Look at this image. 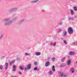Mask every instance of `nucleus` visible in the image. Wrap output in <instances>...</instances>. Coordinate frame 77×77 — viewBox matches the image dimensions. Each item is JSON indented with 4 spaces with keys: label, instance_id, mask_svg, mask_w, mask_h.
Listing matches in <instances>:
<instances>
[{
    "label": "nucleus",
    "instance_id": "obj_11",
    "mask_svg": "<svg viewBox=\"0 0 77 77\" xmlns=\"http://www.w3.org/2000/svg\"><path fill=\"white\" fill-rule=\"evenodd\" d=\"M35 54L36 56H39L41 55V52H36L35 53Z\"/></svg>",
    "mask_w": 77,
    "mask_h": 77
},
{
    "label": "nucleus",
    "instance_id": "obj_32",
    "mask_svg": "<svg viewBox=\"0 0 77 77\" xmlns=\"http://www.w3.org/2000/svg\"><path fill=\"white\" fill-rule=\"evenodd\" d=\"M74 45H77V42L73 43Z\"/></svg>",
    "mask_w": 77,
    "mask_h": 77
},
{
    "label": "nucleus",
    "instance_id": "obj_28",
    "mask_svg": "<svg viewBox=\"0 0 77 77\" xmlns=\"http://www.w3.org/2000/svg\"><path fill=\"white\" fill-rule=\"evenodd\" d=\"M61 31H62V29H60L59 30L57 31V33H60Z\"/></svg>",
    "mask_w": 77,
    "mask_h": 77
},
{
    "label": "nucleus",
    "instance_id": "obj_26",
    "mask_svg": "<svg viewBox=\"0 0 77 77\" xmlns=\"http://www.w3.org/2000/svg\"><path fill=\"white\" fill-rule=\"evenodd\" d=\"M17 18H18L17 17H15L13 18V20H17Z\"/></svg>",
    "mask_w": 77,
    "mask_h": 77
},
{
    "label": "nucleus",
    "instance_id": "obj_23",
    "mask_svg": "<svg viewBox=\"0 0 77 77\" xmlns=\"http://www.w3.org/2000/svg\"><path fill=\"white\" fill-rule=\"evenodd\" d=\"M25 56H29V55H30V54L26 53H25Z\"/></svg>",
    "mask_w": 77,
    "mask_h": 77
},
{
    "label": "nucleus",
    "instance_id": "obj_41",
    "mask_svg": "<svg viewBox=\"0 0 77 77\" xmlns=\"http://www.w3.org/2000/svg\"><path fill=\"white\" fill-rule=\"evenodd\" d=\"M18 72L20 74H21V72L20 71H19Z\"/></svg>",
    "mask_w": 77,
    "mask_h": 77
},
{
    "label": "nucleus",
    "instance_id": "obj_21",
    "mask_svg": "<svg viewBox=\"0 0 77 77\" xmlns=\"http://www.w3.org/2000/svg\"><path fill=\"white\" fill-rule=\"evenodd\" d=\"M60 75L61 76V77H62L63 75V72H60Z\"/></svg>",
    "mask_w": 77,
    "mask_h": 77
},
{
    "label": "nucleus",
    "instance_id": "obj_34",
    "mask_svg": "<svg viewBox=\"0 0 77 77\" xmlns=\"http://www.w3.org/2000/svg\"><path fill=\"white\" fill-rule=\"evenodd\" d=\"M56 44V42H54V44H53V46H55Z\"/></svg>",
    "mask_w": 77,
    "mask_h": 77
},
{
    "label": "nucleus",
    "instance_id": "obj_25",
    "mask_svg": "<svg viewBox=\"0 0 77 77\" xmlns=\"http://www.w3.org/2000/svg\"><path fill=\"white\" fill-rule=\"evenodd\" d=\"M51 60L52 61V62H54V60H55V58H52L51 59Z\"/></svg>",
    "mask_w": 77,
    "mask_h": 77
},
{
    "label": "nucleus",
    "instance_id": "obj_3",
    "mask_svg": "<svg viewBox=\"0 0 77 77\" xmlns=\"http://www.w3.org/2000/svg\"><path fill=\"white\" fill-rule=\"evenodd\" d=\"M68 32L69 34H72L73 33V30L71 27H69L68 28Z\"/></svg>",
    "mask_w": 77,
    "mask_h": 77
},
{
    "label": "nucleus",
    "instance_id": "obj_46",
    "mask_svg": "<svg viewBox=\"0 0 77 77\" xmlns=\"http://www.w3.org/2000/svg\"><path fill=\"white\" fill-rule=\"evenodd\" d=\"M37 71H39V69H37Z\"/></svg>",
    "mask_w": 77,
    "mask_h": 77
},
{
    "label": "nucleus",
    "instance_id": "obj_1",
    "mask_svg": "<svg viewBox=\"0 0 77 77\" xmlns=\"http://www.w3.org/2000/svg\"><path fill=\"white\" fill-rule=\"evenodd\" d=\"M9 20H10V19L8 18L5 19L3 20V21L5 22L4 24V26H9L12 24V21H9Z\"/></svg>",
    "mask_w": 77,
    "mask_h": 77
},
{
    "label": "nucleus",
    "instance_id": "obj_43",
    "mask_svg": "<svg viewBox=\"0 0 77 77\" xmlns=\"http://www.w3.org/2000/svg\"><path fill=\"white\" fill-rule=\"evenodd\" d=\"M71 19L72 20H74V18H71Z\"/></svg>",
    "mask_w": 77,
    "mask_h": 77
},
{
    "label": "nucleus",
    "instance_id": "obj_39",
    "mask_svg": "<svg viewBox=\"0 0 77 77\" xmlns=\"http://www.w3.org/2000/svg\"><path fill=\"white\" fill-rule=\"evenodd\" d=\"M61 39H62V41L63 42L64 41H65V40L64 39V38H62Z\"/></svg>",
    "mask_w": 77,
    "mask_h": 77
},
{
    "label": "nucleus",
    "instance_id": "obj_20",
    "mask_svg": "<svg viewBox=\"0 0 77 77\" xmlns=\"http://www.w3.org/2000/svg\"><path fill=\"white\" fill-rule=\"evenodd\" d=\"M63 36H65L66 35V32H63Z\"/></svg>",
    "mask_w": 77,
    "mask_h": 77
},
{
    "label": "nucleus",
    "instance_id": "obj_30",
    "mask_svg": "<svg viewBox=\"0 0 77 77\" xmlns=\"http://www.w3.org/2000/svg\"><path fill=\"white\" fill-rule=\"evenodd\" d=\"M20 59H21V58L20 57H17V60H20Z\"/></svg>",
    "mask_w": 77,
    "mask_h": 77
},
{
    "label": "nucleus",
    "instance_id": "obj_36",
    "mask_svg": "<svg viewBox=\"0 0 77 77\" xmlns=\"http://www.w3.org/2000/svg\"><path fill=\"white\" fill-rule=\"evenodd\" d=\"M63 77H67V75H66V74H65L64 75H63Z\"/></svg>",
    "mask_w": 77,
    "mask_h": 77
},
{
    "label": "nucleus",
    "instance_id": "obj_40",
    "mask_svg": "<svg viewBox=\"0 0 77 77\" xmlns=\"http://www.w3.org/2000/svg\"><path fill=\"white\" fill-rule=\"evenodd\" d=\"M24 69L25 70H27V67L26 68H24Z\"/></svg>",
    "mask_w": 77,
    "mask_h": 77
},
{
    "label": "nucleus",
    "instance_id": "obj_38",
    "mask_svg": "<svg viewBox=\"0 0 77 77\" xmlns=\"http://www.w3.org/2000/svg\"><path fill=\"white\" fill-rule=\"evenodd\" d=\"M51 45H53V42H51Z\"/></svg>",
    "mask_w": 77,
    "mask_h": 77
},
{
    "label": "nucleus",
    "instance_id": "obj_24",
    "mask_svg": "<svg viewBox=\"0 0 77 77\" xmlns=\"http://www.w3.org/2000/svg\"><path fill=\"white\" fill-rule=\"evenodd\" d=\"M3 69V66L2 65H0V69Z\"/></svg>",
    "mask_w": 77,
    "mask_h": 77
},
{
    "label": "nucleus",
    "instance_id": "obj_9",
    "mask_svg": "<svg viewBox=\"0 0 77 77\" xmlns=\"http://www.w3.org/2000/svg\"><path fill=\"white\" fill-rule=\"evenodd\" d=\"M26 67L27 68V69H31V64H29Z\"/></svg>",
    "mask_w": 77,
    "mask_h": 77
},
{
    "label": "nucleus",
    "instance_id": "obj_22",
    "mask_svg": "<svg viewBox=\"0 0 77 77\" xmlns=\"http://www.w3.org/2000/svg\"><path fill=\"white\" fill-rule=\"evenodd\" d=\"M3 35L1 34L0 35V39H2V38L3 37Z\"/></svg>",
    "mask_w": 77,
    "mask_h": 77
},
{
    "label": "nucleus",
    "instance_id": "obj_18",
    "mask_svg": "<svg viewBox=\"0 0 77 77\" xmlns=\"http://www.w3.org/2000/svg\"><path fill=\"white\" fill-rule=\"evenodd\" d=\"M55 66H52V70L54 72L55 71Z\"/></svg>",
    "mask_w": 77,
    "mask_h": 77
},
{
    "label": "nucleus",
    "instance_id": "obj_5",
    "mask_svg": "<svg viewBox=\"0 0 77 77\" xmlns=\"http://www.w3.org/2000/svg\"><path fill=\"white\" fill-rule=\"evenodd\" d=\"M49 65H50V62L48 61H47L45 63V66L47 67Z\"/></svg>",
    "mask_w": 77,
    "mask_h": 77
},
{
    "label": "nucleus",
    "instance_id": "obj_16",
    "mask_svg": "<svg viewBox=\"0 0 77 77\" xmlns=\"http://www.w3.org/2000/svg\"><path fill=\"white\" fill-rule=\"evenodd\" d=\"M15 62V61H11L9 62V64L10 65H11L13 63H14Z\"/></svg>",
    "mask_w": 77,
    "mask_h": 77
},
{
    "label": "nucleus",
    "instance_id": "obj_42",
    "mask_svg": "<svg viewBox=\"0 0 77 77\" xmlns=\"http://www.w3.org/2000/svg\"><path fill=\"white\" fill-rule=\"evenodd\" d=\"M71 17H69V21H70V20H71Z\"/></svg>",
    "mask_w": 77,
    "mask_h": 77
},
{
    "label": "nucleus",
    "instance_id": "obj_44",
    "mask_svg": "<svg viewBox=\"0 0 77 77\" xmlns=\"http://www.w3.org/2000/svg\"><path fill=\"white\" fill-rule=\"evenodd\" d=\"M11 77H17L16 76H12Z\"/></svg>",
    "mask_w": 77,
    "mask_h": 77
},
{
    "label": "nucleus",
    "instance_id": "obj_7",
    "mask_svg": "<svg viewBox=\"0 0 77 77\" xmlns=\"http://www.w3.org/2000/svg\"><path fill=\"white\" fill-rule=\"evenodd\" d=\"M75 53L73 52H69L68 53V54L70 56H71L72 55H73V54H75Z\"/></svg>",
    "mask_w": 77,
    "mask_h": 77
},
{
    "label": "nucleus",
    "instance_id": "obj_17",
    "mask_svg": "<svg viewBox=\"0 0 77 77\" xmlns=\"http://www.w3.org/2000/svg\"><path fill=\"white\" fill-rule=\"evenodd\" d=\"M73 10H74V11H77V7L74 6L73 7Z\"/></svg>",
    "mask_w": 77,
    "mask_h": 77
},
{
    "label": "nucleus",
    "instance_id": "obj_8",
    "mask_svg": "<svg viewBox=\"0 0 77 77\" xmlns=\"http://www.w3.org/2000/svg\"><path fill=\"white\" fill-rule=\"evenodd\" d=\"M19 68L21 69V70H24V67L23 66H19Z\"/></svg>",
    "mask_w": 77,
    "mask_h": 77
},
{
    "label": "nucleus",
    "instance_id": "obj_45",
    "mask_svg": "<svg viewBox=\"0 0 77 77\" xmlns=\"http://www.w3.org/2000/svg\"><path fill=\"white\" fill-rule=\"evenodd\" d=\"M60 25H62V22H61L60 23Z\"/></svg>",
    "mask_w": 77,
    "mask_h": 77
},
{
    "label": "nucleus",
    "instance_id": "obj_33",
    "mask_svg": "<svg viewBox=\"0 0 77 77\" xmlns=\"http://www.w3.org/2000/svg\"><path fill=\"white\" fill-rule=\"evenodd\" d=\"M49 74H52V71H50L49 72Z\"/></svg>",
    "mask_w": 77,
    "mask_h": 77
},
{
    "label": "nucleus",
    "instance_id": "obj_31",
    "mask_svg": "<svg viewBox=\"0 0 77 77\" xmlns=\"http://www.w3.org/2000/svg\"><path fill=\"white\" fill-rule=\"evenodd\" d=\"M37 62H35L34 63V65H37Z\"/></svg>",
    "mask_w": 77,
    "mask_h": 77
},
{
    "label": "nucleus",
    "instance_id": "obj_13",
    "mask_svg": "<svg viewBox=\"0 0 77 77\" xmlns=\"http://www.w3.org/2000/svg\"><path fill=\"white\" fill-rule=\"evenodd\" d=\"M65 59H66V57H64L61 60V62H64Z\"/></svg>",
    "mask_w": 77,
    "mask_h": 77
},
{
    "label": "nucleus",
    "instance_id": "obj_15",
    "mask_svg": "<svg viewBox=\"0 0 77 77\" xmlns=\"http://www.w3.org/2000/svg\"><path fill=\"white\" fill-rule=\"evenodd\" d=\"M24 21H25V20H24V19L20 20L19 21V23H23V22Z\"/></svg>",
    "mask_w": 77,
    "mask_h": 77
},
{
    "label": "nucleus",
    "instance_id": "obj_19",
    "mask_svg": "<svg viewBox=\"0 0 77 77\" xmlns=\"http://www.w3.org/2000/svg\"><path fill=\"white\" fill-rule=\"evenodd\" d=\"M70 13L71 15H74V11L72 10H70Z\"/></svg>",
    "mask_w": 77,
    "mask_h": 77
},
{
    "label": "nucleus",
    "instance_id": "obj_35",
    "mask_svg": "<svg viewBox=\"0 0 77 77\" xmlns=\"http://www.w3.org/2000/svg\"><path fill=\"white\" fill-rule=\"evenodd\" d=\"M13 68H16V66L15 65H14L13 66Z\"/></svg>",
    "mask_w": 77,
    "mask_h": 77
},
{
    "label": "nucleus",
    "instance_id": "obj_12",
    "mask_svg": "<svg viewBox=\"0 0 77 77\" xmlns=\"http://www.w3.org/2000/svg\"><path fill=\"white\" fill-rule=\"evenodd\" d=\"M71 63V61L70 60H68L67 63L68 65H69Z\"/></svg>",
    "mask_w": 77,
    "mask_h": 77
},
{
    "label": "nucleus",
    "instance_id": "obj_6",
    "mask_svg": "<svg viewBox=\"0 0 77 77\" xmlns=\"http://www.w3.org/2000/svg\"><path fill=\"white\" fill-rule=\"evenodd\" d=\"M5 69H7L8 68V66H9V65L8 64V63H5Z\"/></svg>",
    "mask_w": 77,
    "mask_h": 77
},
{
    "label": "nucleus",
    "instance_id": "obj_14",
    "mask_svg": "<svg viewBox=\"0 0 77 77\" xmlns=\"http://www.w3.org/2000/svg\"><path fill=\"white\" fill-rule=\"evenodd\" d=\"M66 64L65 63L62 64L60 65V67H64V66H66Z\"/></svg>",
    "mask_w": 77,
    "mask_h": 77
},
{
    "label": "nucleus",
    "instance_id": "obj_29",
    "mask_svg": "<svg viewBox=\"0 0 77 77\" xmlns=\"http://www.w3.org/2000/svg\"><path fill=\"white\" fill-rule=\"evenodd\" d=\"M37 69H38V67H35L34 68V70L36 71V70H37Z\"/></svg>",
    "mask_w": 77,
    "mask_h": 77
},
{
    "label": "nucleus",
    "instance_id": "obj_10",
    "mask_svg": "<svg viewBox=\"0 0 77 77\" xmlns=\"http://www.w3.org/2000/svg\"><path fill=\"white\" fill-rule=\"evenodd\" d=\"M39 0H35L31 1V2L32 3H37V2Z\"/></svg>",
    "mask_w": 77,
    "mask_h": 77
},
{
    "label": "nucleus",
    "instance_id": "obj_37",
    "mask_svg": "<svg viewBox=\"0 0 77 77\" xmlns=\"http://www.w3.org/2000/svg\"><path fill=\"white\" fill-rule=\"evenodd\" d=\"M16 69V68H13V71H15Z\"/></svg>",
    "mask_w": 77,
    "mask_h": 77
},
{
    "label": "nucleus",
    "instance_id": "obj_27",
    "mask_svg": "<svg viewBox=\"0 0 77 77\" xmlns=\"http://www.w3.org/2000/svg\"><path fill=\"white\" fill-rule=\"evenodd\" d=\"M64 43L65 44V45L66 44H67V42H66V40H64V41H63Z\"/></svg>",
    "mask_w": 77,
    "mask_h": 77
},
{
    "label": "nucleus",
    "instance_id": "obj_4",
    "mask_svg": "<svg viewBox=\"0 0 77 77\" xmlns=\"http://www.w3.org/2000/svg\"><path fill=\"white\" fill-rule=\"evenodd\" d=\"M69 71L71 73H74V68L73 67L70 68Z\"/></svg>",
    "mask_w": 77,
    "mask_h": 77
},
{
    "label": "nucleus",
    "instance_id": "obj_2",
    "mask_svg": "<svg viewBox=\"0 0 77 77\" xmlns=\"http://www.w3.org/2000/svg\"><path fill=\"white\" fill-rule=\"evenodd\" d=\"M17 9H18V8H13L9 10L8 12H15V11H17Z\"/></svg>",
    "mask_w": 77,
    "mask_h": 77
}]
</instances>
